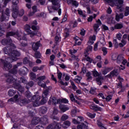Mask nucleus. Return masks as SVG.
Returning a JSON list of instances; mask_svg holds the SVG:
<instances>
[{"instance_id": "1", "label": "nucleus", "mask_w": 129, "mask_h": 129, "mask_svg": "<svg viewBox=\"0 0 129 129\" xmlns=\"http://www.w3.org/2000/svg\"><path fill=\"white\" fill-rule=\"evenodd\" d=\"M9 41L6 39H4L2 41L1 43L2 45H10L11 47V50L10 48L5 47L4 48V51L5 54H9L10 57H7L5 61L6 62H5L4 64L5 69H11L12 68V64H11V62L13 61H17L18 58L17 57H20L21 56V53L20 52L15 50L16 48L15 45L13 44V41L12 39H9Z\"/></svg>"}, {"instance_id": "2", "label": "nucleus", "mask_w": 129, "mask_h": 129, "mask_svg": "<svg viewBox=\"0 0 129 129\" xmlns=\"http://www.w3.org/2000/svg\"><path fill=\"white\" fill-rule=\"evenodd\" d=\"M47 95H48V91L45 90L42 94L43 99L41 101H40L41 99V96L39 95H35L31 98V101L33 102V106H40L42 104H45L47 102L48 99L47 98Z\"/></svg>"}, {"instance_id": "3", "label": "nucleus", "mask_w": 129, "mask_h": 129, "mask_svg": "<svg viewBox=\"0 0 129 129\" xmlns=\"http://www.w3.org/2000/svg\"><path fill=\"white\" fill-rule=\"evenodd\" d=\"M48 2H50V3H52L53 6L52 7H47L48 11H49V13H52L53 11H52V10H54V11H57V10H58V16H61V9H60V1L59 0H48Z\"/></svg>"}, {"instance_id": "4", "label": "nucleus", "mask_w": 129, "mask_h": 129, "mask_svg": "<svg viewBox=\"0 0 129 129\" xmlns=\"http://www.w3.org/2000/svg\"><path fill=\"white\" fill-rule=\"evenodd\" d=\"M8 102H11V103L16 102V103H18V104L22 106L27 104V103H29V102H31V100H26V99L22 100L21 97H19L18 95H16L14 98H11L10 99L8 100Z\"/></svg>"}, {"instance_id": "5", "label": "nucleus", "mask_w": 129, "mask_h": 129, "mask_svg": "<svg viewBox=\"0 0 129 129\" xmlns=\"http://www.w3.org/2000/svg\"><path fill=\"white\" fill-rule=\"evenodd\" d=\"M108 3L109 4L111 7L116 6L118 10H120L121 12V8H122V5H123V0H107Z\"/></svg>"}, {"instance_id": "6", "label": "nucleus", "mask_w": 129, "mask_h": 129, "mask_svg": "<svg viewBox=\"0 0 129 129\" xmlns=\"http://www.w3.org/2000/svg\"><path fill=\"white\" fill-rule=\"evenodd\" d=\"M92 50H93V47L91 45H89L85 52V57L82 59L83 61H87L89 62V63H92L93 62V59L87 56V55L89 54V52H92Z\"/></svg>"}, {"instance_id": "7", "label": "nucleus", "mask_w": 129, "mask_h": 129, "mask_svg": "<svg viewBox=\"0 0 129 129\" xmlns=\"http://www.w3.org/2000/svg\"><path fill=\"white\" fill-rule=\"evenodd\" d=\"M41 121V123H43V124H46V123H48V118H47V116H44L41 119L39 117H34L32 120V124L35 125L38 124L39 122Z\"/></svg>"}, {"instance_id": "8", "label": "nucleus", "mask_w": 129, "mask_h": 129, "mask_svg": "<svg viewBox=\"0 0 129 129\" xmlns=\"http://www.w3.org/2000/svg\"><path fill=\"white\" fill-rule=\"evenodd\" d=\"M68 102H69V101L67 99H58L57 100L55 97H52L51 100H49L48 101L49 104H51V103H52V104H57L58 103H68Z\"/></svg>"}, {"instance_id": "9", "label": "nucleus", "mask_w": 129, "mask_h": 129, "mask_svg": "<svg viewBox=\"0 0 129 129\" xmlns=\"http://www.w3.org/2000/svg\"><path fill=\"white\" fill-rule=\"evenodd\" d=\"M13 13L12 14V17L14 19H16L18 18V11H19V7H18V4H19V1L13 0Z\"/></svg>"}, {"instance_id": "10", "label": "nucleus", "mask_w": 129, "mask_h": 129, "mask_svg": "<svg viewBox=\"0 0 129 129\" xmlns=\"http://www.w3.org/2000/svg\"><path fill=\"white\" fill-rule=\"evenodd\" d=\"M7 81H8L9 82H12V83H14V88L18 89L19 91H20L21 93L24 92V88L22 87V86L20 84H17V79H14V78H12L11 79H8Z\"/></svg>"}, {"instance_id": "11", "label": "nucleus", "mask_w": 129, "mask_h": 129, "mask_svg": "<svg viewBox=\"0 0 129 129\" xmlns=\"http://www.w3.org/2000/svg\"><path fill=\"white\" fill-rule=\"evenodd\" d=\"M92 74L94 77H96V81H97L98 85H101L103 80V77L101 76V74H99L97 71L94 70L92 71Z\"/></svg>"}, {"instance_id": "12", "label": "nucleus", "mask_w": 129, "mask_h": 129, "mask_svg": "<svg viewBox=\"0 0 129 129\" xmlns=\"http://www.w3.org/2000/svg\"><path fill=\"white\" fill-rule=\"evenodd\" d=\"M22 35H23V33L21 31L17 32L16 33L14 32H10L7 33V37L14 36V37H15V38H17L18 40L21 41V40H22Z\"/></svg>"}, {"instance_id": "13", "label": "nucleus", "mask_w": 129, "mask_h": 129, "mask_svg": "<svg viewBox=\"0 0 129 129\" xmlns=\"http://www.w3.org/2000/svg\"><path fill=\"white\" fill-rule=\"evenodd\" d=\"M10 16V10L6 9L5 11V14H3L1 21L3 22V21H9V16Z\"/></svg>"}, {"instance_id": "14", "label": "nucleus", "mask_w": 129, "mask_h": 129, "mask_svg": "<svg viewBox=\"0 0 129 129\" xmlns=\"http://www.w3.org/2000/svg\"><path fill=\"white\" fill-rule=\"evenodd\" d=\"M45 79H46V76H41L39 77L38 78V84L39 86H41V87H43V88H45V87H46V84L44 83H43V80H45Z\"/></svg>"}, {"instance_id": "15", "label": "nucleus", "mask_w": 129, "mask_h": 129, "mask_svg": "<svg viewBox=\"0 0 129 129\" xmlns=\"http://www.w3.org/2000/svg\"><path fill=\"white\" fill-rule=\"evenodd\" d=\"M99 26H101V21H100V20L98 19V21H96V23L94 25V32L96 33H97V32L100 30Z\"/></svg>"}, {"instance_id": "16", "label": "nucleus", "mask_w": 129, "mask_h": 129, "mask_svg": "<svg viewBox=\"0 0 129 129\" xmlns=\"http://www.w3.org/2000/svg\"><path fill=\"white\" fill-rule=\"evenodd\" d=\"M24 29L25 30V31L27 32V33H28V34L30 35V37L31 38H33V37H34L35 34L32 32V30H31V27L29 25H26L24 27Z\"/></svg>"}, {"instance_id": "17", "label": "nucleus", "mask_w": 129, "mask_h": 129, "mask_svg": "<svg viewBox=\"0 0 129 129\" xmlns=\"http://www.w3.org/2000/svg\"><path fill=\"white\" fill-rule=\"evenodd\" d=\"M91 104L89 105H90V108L91 109H92L94 111H101L102 110V109H101V107H97V106L94 105V103H90Z\"/></svg>"}, {"instance_id": "18", "label": "nucleus", "mask_w": 129, "mask_h": 129, "mask_svg": "<svg viewBox=\"0 0 129 129\" xmlns=\"http://www.w3.org/2000/svg\"><path fill=\"white\" fill-rule=\"evenodd\" d=\"M61 128V124L57 123L55 125L50 124L47 126L46 129H60Z\"/></svg>"}, {"instance_id": "19", "label": "nucleus", "mask_w": 129, "mask_h": 129, "mask_svg": "<svg viewBox=\"0 0 129 129\" xmlns=\"http://www.w3.org/2000/svg\"><path fill=\"white\" fill-rule=\"evenodd\" d=\"M84 119H83V117L79 116L78 117V118L76 119L75 118H73V123H74L75 124H78L80 123V122H82Z\"/></svg>"}, {"instance_id": "20", "label": "nucleus", "mask_w": 129, "mask_h": 129, "mask_svg": "<svg viewBox=\"0 0 129 129\" xmlns=\"http://www.w3.org/2000/svg\"><path fill=\"white\" fill-rule=\"evenodd\" d=\"M95 40H96V36L95 35L90 36L89 38V41L88 42V45H93L94 43V41H95Z\"/></svg>"}, {"instance_id": "21", "label": "nucleus", "mask_w": 129, "mask_h": 129, "mask_svg": "<svg viewBox=\"0 0 129 129\" xmlns=\"http://www.w3.org/2000/svg\"><path fill=\"white\" fill-rule=\"evenodd\" d=\"M117 82H119L117 84V88H121L122 87L121 82L123 81V79H122L120 76H118L116 80Z\"/></svg>"}, {"instance_id": "22", "label": "nucleus", "mask_w": 129, "mask_h": 129, "mask_svg": "<svg viewBox=\"0 0 129 129\" xmlns=\"http://www.w3.org/2000/svg\"><path fill=\"white\" fill-rule=\"evenodd\" d=\"M118 75V73H117V70H115L113 71L110 74H108L106 76V77L108 78H111V77H113V76H117Z\"/></svg>"}, {"instance_id": "23", "label": "nucleus", "mask_w": 129, "mask_h": 129, "mask_svg": "<svg viewBox=\"0 0 129 129\" xmlns=\"http://www.w3.org/2000/svg\"><path fill=\"white\" fill-rule=\"evenodd\" d=\"M41 46V44H40V41H38L36 43H33L32 44V49L34 50V51H37L38 49H39V47Z\"/></svg>"}, {"instance_id": "24", "label": "nucleus", "mask_w": 129, "mask_h": 129, "mask_svg": "<svg viewBox=\"0 0 129 129\" xmlns=\"http://www.w3.org/2000/svg\"><path fill=\"white\" fill-rule=\"evenodd\" d=\"M59 109H60L62 112H65V111H67L69 109V107L64 105H60L59 106Z\"/></svg>"}, {"instance_id": "25", "label": "nucleus", "mask_w": 129, "mask_h": 129, "mask_svg": "<svg viewBox=\"0 0 129 129\" xmlns=\"http://www.w3.org/2000/svg\"><path fill=\"white\" fill-rule=\"evenodd\" d=\"M67 1L68 5H71V4H72L73 6H75V7H78L79 6L78 3L76 1H74V0H67Z\"/></svg>"}, {"instance_id": "26", "label": "nucleus", "mask_w": 129, "mask_h": 129, "mask_svg": "<svg viewBox=\"0 0 129 129\" xmlns=\"http://www.w3.org/2000/svg\"><path fill=\"white\" fill-rule=\"evenodd\" d=\"M70 125H71V122L69 120H67L62 124V127H63V128H67V127H69Z\"/></svg>"}, {"instance_id": "27", "label": "nucleus", "mask_w": 129, "mask_h": 129, "mask_svg": "<svg viewBox=\"0 0 129 129\" xmlns=\"http://www.w3.org/2000/svg\"><path fill=\"white\" fill-rule=\"evenodd\" d=\"M56 114H58V110L56 108H54L53 111V114L51 116V118H53V119H59L55 116Z\"/></svg>"}, {"instance_id": "28", "label": "nucleus", "mask_w": 129, "mask_h": 129, "mask_svg": "<svg viewBox=\"0 0 129 129\" xmlns=\"http://www.w3.org/2000/svg\"><path fill=\"white\" fill-rule=\"evenodd\" d=\"M28 69H27V68L26 67H23V69L20 70L19 71V73L20 74H23V75H25L26 74H27V73H28Z\"/></svg>"}, {"instance_id": "29", "label": "nucleus", "mask_w": 129, "mask_h": 129, "mask_svg": "<svg viewBox=\"0 0 129 129\" xmlns=\"http://www.w3.org/2000/svg\"><path fill=\"white\" fill-rule=\"evenodd\" d=\"M124 58H123V56H122V55L120 54L119 55H118L117 56V63H118V64H120V63H121V62H122V60H123Z\"/></svg>"}, {"instance_id": "30", "label": "nucleus", "mask_w": 129, "mask_h": 129, "mask_svg": "<svg viewBox=\"0 0 129 129\" xmlns=\"http://www.w3.org/2000/svg\"><path fill=\"white\" fill-rule=\"evenodd\" d=\"M37 24L38 23H37L36 21H33V22L32 23L33 25L31 27V29H32L34 31L39 30V27L35 26V25H37Z\"/></svg>"}, {"instance_id": "31", "label": "nucleus", "mask_w": 129, "mask_h": 129, "mask_svg": "<svg viewBox=\"0 0 129 129\" xmlns=\"http://www.w3.org/2000/svg\"><path fill=\"white\" fill-rule=\"evenodd\" d=\"M122 28H123V24H122V23H117L115 25V30H120V29H122Z\"/></svg>"}, {"instance_id": "32", "label": "nucleus", "mask_w": 129, "mask_h": 129, "mask_svg": "<svg viewBox=\"0 0 129 129\" xmlns=\"http://www.w3.org/2000/svg\"><path fill=\"white\" fill-rule=\"evenodd\" d=\"M120 19H123V14L121 13L118 15V14H116L115 17V20L117 22H119Z\"/></svg>"}, {"instance_id": "33", "label": "nucleus", "mask_w": 129, "mask_h": 129, "mask_svg": "<svg viewBox=\"0 0 129 129\" xmlns=\"http://www.w3.org/2000/svg\"><path fill=\"white\" fill-rule=\"evenodd\" d=\"M75 42L76 45H81V39L79 37L76 36L74 38Z\"/></svg>"}, {"instance_id": "34", "label": "nucleus", "mask_w": 129, "mask_h": 129, "mask_svg": "<svg viewBox=\"0 0 129 129\" xmlns=\"http://www.w3.org/2000/svg\"><path fill=\"white\" fill-rule=\"evenodd\" d=\"M68 118H69V116L66 114H64L62 115L60 119L62 121H65V120H67Z\"/></svg>"}, {"instance_id": "35", "label": "nucleus", "mask_w": 129, "mask_h": 129, "mask_svg": "<svg viewBox=\"0 0 129 129\" xmlns=\"http://www.w3.org/2000/svg\"><path fill=\"white\" fill-rule=\"evenodd\" d=\"M16 94V91L14 90H10L8 92V95L9 96H14Z\"/></svg>"}, {"instance_id": "36", "label": "nucleus", "mask_w": 129, "mask_h": 129, "mask_svg": "<svg viewBox=\"0 0 129 129\" xmlns=\"http://www.w3.org/2000/svg\"><path fill=\"white\" fill-rule=\"evenodd\" d=\"M129 15V7H126L124 9V16L127 17Z\"/></svg>"}, {"instance_id": "37", "label": "nucleus", "mask_w": 129, "mask_h": 129, "mask_svg": "<svg viewBox=\"0 0 129 129\" xmlns=\"http://www.w3.org/2000/svg\"><path fill=\"white\" fill-rule=\"evenodd\" d=\"M72 60H73L74 61H77V62H79V60H80L79 58H78V56H75L74 55H73L72 56Z\"/></svg>"}, {"instance_id": "38", "label": "nucleus", "mask_w": 129, "mask_h": 129, "mask_svg": "<svg viewBox=\"0 0 129 129\" xmlns=\"http://www.w3.org/2000/svg\"><path fill=\"white\" fill-rule=\"evenodd\" d=\"M82 78L80 76H77L75 79V81L76 83H80V81H81Z\"/></svg>"}, {"instance_id": "39", "label": "nucleus", "mask_w": 129, "mask_h": 129, "mask_svg": "<svg viewBox=\"0 0 129 129\" xmlns=\"http://www.w3.org/2000/svg\"><path fill=\"white\" fill-rule=\"evenodd\" d=\"M79 15H80V16H82V17H83V18H85V17H86V16H85V14L84 13H83V11H82V10H81V9H79L78 10Z\"/></svg>"}, {"instance_id": "40", "label": "nucleus", "mask_w": 129, "mask_h": 129, "mask_svg": "<svg viewBox=\"0 0 129 129\" xmlns=\"http://www.w3.org/2000/svg\"><path fill=\"white\" fill-rule=\"evenodd\" d=\"M87 115H88V116H89V117H90V118H94V117H95V116L96 115V114L95 113L91 114V113L88 112L87 113Z\"/></svg>"}, {"instance_id": "41", "label": "nucleus", "mask_w": 129, "mask_h": 129, "mask_svg": "<svg viewBox=\"0 0 129 129\" xmlns=\"http://www.w3.org/2000/svg\"><path fill=\"white\" fill-rule=\"evenodd\" d=\"M76 113H77V110L76 109H74L72 110L71 115L73 117L76 116Z\"/></svg>"}, {"instance_id": "42", "label": "nucleus", "mask_w": 129, "mask_h": 129, "mask_svg": "<svg viewBox=\"0 0 129 129\" xmlns=\"http://www.w3.org/2000/svg\"><path fill=\"white\" fill-rule=\"evenodd\" d=\"M100 43L102 46H104L105 45V40H104V38L102 37L100 39Z\"/></svg>"}, {"instance_id": "43", "label": "nucleus", "mask_w": 129, "mask_h": 129, "mask_svg": "<svg viewBox=\"0 0 129 129\" xmlns=\"http://www.w3.org/2000/svg\"><path fill=\"white\" fill-rule=\"evenodd\" d=\"M57 78L59 79V82L62 81V80H61V78H62V73L57 72Z\"/></svg>"}, {"instance_id": "44", "label": "nucleus", "mask_w": 129, "mask_h": 129, "mask_svg": "<svg viewBox=\"0 0 129 129\" xmlns=\"http://www.w3.org/2000/svg\"><path fill=\"white\" fill-rule=\"evenodd\" d=\"M116 37L118 40L120 41V40H121V37H122V35H121V33L119 32L116 34Z\"/></svg>"}, {"instance_id": "45", "label": "nucleus", "mask_w": 129, "mask_h": 129, "mask_svg": "<svg viewBox=\"0 0 129 129\" xmlns=\"http://www.w3.org/2000/svg\"><path fill=\"white\" fill-rule=\"evenodd\" d=\"M102 51L103 52V55L104 56H105V55L107 54V48H106V47H102Z\"/></svg>"}, {"instance_id": "46", "label": "nucleus", "mask_w": 129, "mask_h": 129, "mask_svg": "<svg viewBox=\"0 0 129 129\" xmlns=\"http://www.w3.org/2000/svg\"><path fill=\"white\" fill-rule=\"evenodd\" d=\"M117 57L118 55L116 53H113L112 55V59L114 61L115 60H117Z\"/></svg>"}, {"instance_id": "47", "label": "nucleus", "mask_w": 129, "mask_h": 129, "mask_svg": "<svg viewBox=\"0 0 129 129\" xmlns=\"http://www.w3.org/2000/svg\"><path fill=\"white\" fill-rule=\"evenodd\" d=\"M97 124L98 126H99L100 129H106L105 127L103 126V125H102V123H101V122H100V121H98Z\"/></svg>"}, {"instance_id": "48", "label": "nucleus", "mask_w": 129, "mask_h": 129, "mask_svg": "<svg viewBox=\"0 0 129 129\" xmlns=\"http://www.w3.org/2000/svg\"><path fill=\"white\" fill-rule=\"evenodd\" d=\"M96 92V88H91V90L90 91V93H91V94H95Z\"/></svg>"}, {"instance_id": "49", "label": "nucleus", "mask_w": 129, "mask_h": 129, "mask_svg": "<svg viewBox=\"0 0 129 129\" xmlns=\"http://www.w3.org/2000/svg\"><path fill=\"white\" fill-rule=\"evenodd\" d=\"M86 74V68L83 67L82 69V71L81 72V75H84V74Z\"/></svg>"}, {"instance_id": "50", "label": "nucleus", "mask_w": 129, "mask_h": 129, "mask_svg": "<svg viewBox=\"0 0 129 129\" xmlns=\"http://www.w3.org/2000/svg\"><path fill=\"white\" fill-rule=\"evenodd\" d=\"M110 71V69L107 68L104 71H103L102 73L104 75H105Z\"/></svg>"}, {"instance_id": "51", "label": "nucleus", "mask_w": 129, "mask_h": 129, "mask_svg": "<svg viewBox=\"0 0 129 129\" xmlns=\"http://www.w3.org/2000/svg\"><path fill=\"white\" fill-rule=\"evenodd\" d=\"M70 98L71 101H72L73 102H75L76 100H75V98L74 97V94H71L70 95Z\"/></svg>"}, {"instance_id": "52", "label": "nucleus", "mask_w": 129, "mask_h": 129, "mask_svg": "<svg viewBox=\"0 0 129 129\" xmlns=\"http://www.w3.org/2000/svg\"><path fill=\"white\" fill-rule=\"evenodd\" d=\"M27 43H24V41H22V42L21 43L19 48H20L21 50L23 49V48H24V47H26V46H27Z\"/></svg>"}, {"instance_id": "53", "label": "nucleus", "mask_w": 129, "mask_h": 129, "mask_svg": "<svg viewBox=\"0 0 129 129\" xmlns=\"http://www.w3.org/2000/svg\"><path fill=\"white\" fill-rule=\"evenodd\" d=\"M55 41H56V42H60V41H61V37H60V35H57L55 36Z\"/></svg>"}, {"instance_id": "54", "label": "nucleus", "mask_w": 129, "mask_h": 129, "mask_svg": "<svg viewBox=\"0 0 129 129\" xmlns=\"http://www.w3.org/2000/svg\"><path fill=\"white\" fill-rule=\"evenodd\" d=\"M86 9L87 11V14H88L89 15H90V14H92V12H91V10H90V7H89V6H87Z\"/></svg>"}, {"instance_id": "55", "label": "nucleus", "mask_w": 129, "mask_h": 129, "mask_svg": "<svg viewBox=\"0 0 129 129\" xmlns=\"http://www.w3.org/2000/svg\"><path fill=\"white\" fill-rule=\"evenodd\" d=\"M35 56L36 58H41V53L40 52H36Z\"/></svg>"}, {"instance_id": "56", "label": "nucleus", "mask_w": 129, "mask_h": 129, "mask_svg": "<svg viewBox=\"0 0 129 129\" xmlns=\"http://www.w3.org/2000/svg\"><path fill=\"white\" fill-rule=\"evenodd\" d=\"M31 79H35L36 78V75L33 73H31L30 74Z\"/></svg>"}, {"instance_id": "57", "label": "nucleus", "mask_w": 129, "mask_h": 129, "mask_svg": "<svg viewBox=\"0 0 129 129\" xmlns=\"http://www.w3.org/2000/svg\"><path fill=\"white\" fill-rule=\"evenodd\" d=\"M30 61L29 60V59L27 57H25L23 59V63L24 64H28V63H29Z\"/></svg>"}, {"instance_id": "58", "label": "nucleus", "mask_w": 129, "mask_h": 129, "mask_svg": "<svg viewBox=\"0 0 129 129\" xmlns=\"http://www.w3.org/2000/svg\"><path fill=\"white\" fill-rule=\"evenodd\" d=\"M95 60V61H96V62H98V61H100V60H101V56H100V55L97 56L96 57Z\"/></svg>"}, {"instance_id": "59", "label": "nucleus", "mask_w": 129, "mask_h": 129, "mask_svg": "<svg viewBox=\"0 0 129 129\" xmlns=\"http://www.w3.org/2000/svg\"><path fill=\"white\" fill-rule=\"evenodd\" d=\"M24 14H25V10L22 9L19 13V16L22 17V16H24Z\"/></svg>"}, {"instance_id": "60", "label": "nucleus", "mask_w": 129, "mask_h": 129, "mask_svg": "<svg viewBox=\"0 0 129 129\" xmlns=\"http://www.w3.org/2000/svg\"><path fill=\"white\" fill-rule=\"evenodd\" d=\"M77 52V50L75 49H70V53L71 54V55H73V54H75Z\"/></svg>"}, {"instance_id": "61", "label": "nucleus", "mask_w": 129, "mask_h": 129, "mask_svg": "<svg viewBox=\"0 0 129 129\" xmlns=\"http://www.w3.org/2000/svg\"><path fill=\"white\" fill-rule=\"evenodd\" d=\"M33 85H34V83L33 82H30L28 83V84L27 85L26 88H29V87L28 86H30V87H32Z\"/></svg>"}, {"instance_id": "62", "label": "nucleus", "mask_w": 129, "mask_h": 129, "mask_svg": "<svg viewBox=\"0 0 129 129\" xmlns=\"http://www.w3.org/2000/svg\"><path fill=\"white\" fill-rule=\"evenodd\" d=\"M112 99V96L111 95H108L106 98V101H110L111 99Z\"/></svg>"}, {"instance_id": "63", "label": "nucleus", "mask_w": 129, "mask_h": 129, "mask_svg": "<svg viewBox=\"0 0 129 129\" xmlns=\"http://www.w3.org/2000/svg\"><path fill=\"white\" fill-rule=\"evenodd\" d=\"M87 76L88 77V79H92V77H91V74H90V72H87Z\"/></svg>"}, {"instance_id": "64", "label": "nucleus", "mask_w": 129, "mask_h": 129, "mask_svg": "<svg viewBox=\"0 0 129 129\" xmlns=\"http://www.w3.org/2000/svg\"><path fill=\"white\" fill-rule=\"evenodd\" d=\"M80 35H81V36H85V30L82 29L81 30Z\"/></svg>"}]
</instances>
